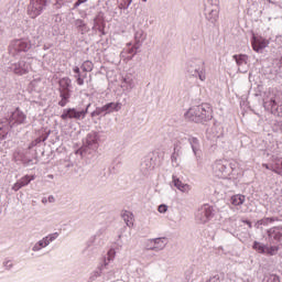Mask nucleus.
<instances>
[{"label": "nucleus", "instance_id": "obj_1", "mask_svg": "<svg viewBox=\"0 0 282 282\" xmlns=\"http://www.w3.org/2000/svg\"><path fill=\"white\" fill-rule=\"evenodd\" d=\"M185 118L189 122H196L197 124L210 122L213 120V107H210V104L194 106L185 112Z\"/></svg>", "mask_w": 282, "mask_h": 282}, {"label": "nucleus", "instance_id": "obj_2", "mask_svg": "<svg viewBox=\"0 0 282 282\" xmlns=\"http://www.w3.org/2000/svg\"><path fill=\"white\" fill-rule=\"evenodd\" d=\"M186 72L188 76L199 78V80H206V66L204 61L191 59L186 63Z\"/></svg>", "mask_w": 282, "mask_h": 282}, {"label": "nucleus", "instance_id": "obj_3", "mask_svg": "<svg viewBox=\"0 0 282 282\" xmlns=\"http://www.w3.org/2000/svg\"><path fill=\"white\" fill-rule=\"evenodd\" d=\"M91 104L86 105V107L66 108L63 110L61 118L63 120H85L87 113H89V108Z\"/></svg>", "mask_w": 282, "mask_h": 282}, {"label": "nucleus", "instance_id": "obj_4", "mask_svg": "<svg viewBox=\"0 0 282 282\" xmlns=\"http://www.w3.org/2000/svg\"><path fill=\"white\" fill-rule=\"evenodd\" d=\"M59 88V97L62 98L58 101L59 107H66L69 102V98H72V79L69 77H64L58 82Z\"/></svg>", "mask_w": 282, "mask_h": 282}, {"label": "nucleus", "instance_id": "obj_5", "mask_svg": "<svg viewBox=\"0 0 282 282\" xmlns=\"http://www.w3.org/2000/svg\"><path fill=\"white\" fill-rule=\"evenodd\" d=\"M213 171L216 177H230L235 171V163H229L227 160H218L214 163Z\"/></svg>", "mask_w": 282, "mask_h": 282}, {"label": "nucleus", "instance_id": "obj_6", "mask_svg": "<svg viewBox=\"0 0 282 282\" xmlns=\"http://www.w3.org/2000/svg\"><path fill=\"white\" fill-rule=\"evenodd\" d=\"M31 48L32 43L30 42V40H13L9 44V54L10 56H13V58H15V56H19V54H21V52H30Z\"/></svg>", "mask_w": 282, "mask_h": 282}, {"label": "nucleus", "instance_id": "obj_7", "mask_svg": "<svg viewBox=\"0 0 282 282\" xmlns=\"http://www.w3.org/2000/svg\"><path fill=\"white\" fill-rule=\"evenodd\" d=\"M98 132H89L86 137V144L79 148L76 153L77 155H86V153H91L90 151H96L98 149Z\"/></svg>", "mask_w": 282, "mask_h": 282}, {"label": "nucleus", "instance_id": "obj_8", "mask_svg": "<svg viewBox=\"0 0 282 282\" xmlns=\"http://www.w3.org/2000/svg\"><path fill=\"white\" fill-rule=\"evenodd\" d=\"M52 0H30V4L28 7V14L31 19H36L40 14H43V10L50 6Z\"/></svg>", "mask_w": 282, "mask_h": 282}, {"label": "nucleus", "instance_id": "obj_9", "mask_svg": "<svg viewBox=\"0 0 282 282\" xmlns=\"http://www.w3.org/2000/svg\"><path fill=\"white\" fill-rule=\"evenodd\" d=\"M205 17L209 23H217V19H219V0H206Z\"/></svg>", "mask_w": 282, "mask_h": 282}, {"label": "nucleus", "instance_id": "obj_10", "mask_svg": "<svg viewBox=\"0 0 282 282\" xmlns=\"http://www.w3.org/2000/svg\"><path fill=\"white\" fill-rule=\"evenodd\" d=\"M213 217H215V209L209 205H204L196 212V221L199 224H206L210 221Z\"/></svg>", "mask_w": 282, "mask_h": 282}, {"label": "nucleus", "instance_id": "obj_11", "mask_svg": "<svg viewBox=\"0 0 282 282\" xmlns=\"http://www.w3.org/2000/svg\"><path fill=\"white\" fill-rule=\"evenodd\" d=\"M13 158L17 162H21L24 166H32L36 164V159L30 158V151L28 150H19L13 154Z\"/></svg>", "mask_w": 282, "mask_h": 282}, {"label": "nucleus", "instance_id": "obj_12", "mask_svg": "<svg viewBox=\"0 0 282 282\" xmlns=\"http://www.w3.org/2000/svg\"><path fill=\"white\" fill-rule=\"evenodd\" d=\"M26 118L28 117L25 116V113H23L21 109L17 108L13 112H11L10 117L6 119L11 126L10 129H13L15 124H24Z\"/></svg>", "mask_w": 282, "mask_h": 282}, {"label": "nucleus", "instance_id": "obj_13", "mask_svg": "<svg viewBox=\"0 0 282 282\" xmlns=\"http://www.w3.org/2000/svg\"><path fill=\"white\" fill-rule=\"evenodd\" d=\"M30 63L25 61H20L18 63L11 64L9 69L13 72L17 76H24V74L30 73Z\"/></svg>", "mask_w": 282, "mask_h": 282}, {"label": "nucleus", "instance_id": "obj_14", "mask_svg": "<svg viewBox=\"0 0 282 282\" xmlns=\"http://www.w3.org/2000/svg\"><path fill=\"white\" fill-rule=\"evenodd\" d=\"M187 142L192 147V151L196 158V162L202 160V145L199 144V139L195 137H188Z\"/></svg>", "mask_w": 282, "mask_h": 282}, {"label": "nucleus", "instance_id": "obj_15", "mask_svg": "<svg viewBox=\"0 0 282 282\" xmlns=\"http://www.w3.org/2000/svg\"><path fill=\"white\" fill-rule=\"evenodd\" d=\"M93 21H94L93 30H98V32H100L101 34H105V28L107 25L105 23V13L102 11L98 12Z\"/></svg>", "mask_w": 282, "mask_h": 282}, {"label": "nucleus", "instance_id": "obj_16", "mask_svg": "<svg viewBox=\"0 0 282 282\" xmlns=\"http://www.w3.org/2000/svg\"><path fill=\"white\" fill-rule=\"evenodd\" d=\"M153 169H155V160H153V158H145L141 162L140 171L142 175H151V171H153Z\"/></svg>", "mask_w": 282, "mask_h": 282}, {"label": "nucleus", "instance_id": "obj_17", "mask_svg": "<svg viewBox=\"0 0 282 282\" xmlns=\"http://www.w3.org/2000/svg\"><path fill=\"white\" fill-rule=\"evenodd\" d=\"M268 237L270 243H281L282 227H272L268 230Z\"/></svg>", "mask_w": 282, "mask_h": 282}, {"label": "nucleus", "instance_id": "obj_18", "mask_svg": "<svg viewBox=\"0 0 282 282\" xmlns=\"http://www.w3.org/2000/svg\"><path fill=\"white\" fill-rule=\"evenodd\" d=\"M234 59L236 61L238 65V72L240 74H246L248 72L247 68H243L248 65V56L247 55H234Z\"/></svg>", "mask_w": 282, "mask_h": 282}, {"label": "nucleus", "instance_id": "obj_19", "mask_svg": "<svg viewBox=\"0 0 282 282\" xmlns=\"http://www.w3.org/2000/svg\"><path fill=\"white\" fill-rule=\"evenodd\" d=\"M154 246L150 247L149 250L154 252H160V250H164L166 248V238H154L150 240Z\"/></svg>", "mask_w": 282, "mask_h": 282}, {"label": "nucleus", "instance_id": "obj_20", "mask_svg": "<svg viewBox=\"0 0 282 282\" xmlns=\"http://www.w3.org/2000/svg\"><path fill=\"white\" fill-rule=\"evenodd\" d=\"M0 140H6V138H8V133H10L11 130L10 122L8 121V119H2L0 120Z\"/></svg>", "mask_w": 282, "mask_h": 282}, {"label": "nucleus", "instance_id": "obj_21", "mask_svg": "<svg viewBox=\"0 0 282 282\" xmlns=\"http://www.w3.org/2000/svg\"><path fill=\"white\" fill-rule=\"evenodd\" d=\"M172 180L175 188L182 193H188V191H191V186L188 184H184L177 176L173 175Z\"/></svg>", "mask_w": 282, "mask_h": 282}, {"label": "nucleus", "instance_id": "obj_22", "mask_svg": "<svg viewBox=\"0 0 282 282\" xmlns=\"http://www.w3.org/2000/svg\"><path fill=\"white\" fill-rule=\"evenodd\" d=\"M121 87L126 89V91H131L135 87V80H133V77L126 76L121 83Z\"/></svg>", "mask_w": 282, "mask_h": 282}, {"label": "nucleus", "instance_id": "obj_23", "mask_svg": "<svg viewBox=\"0 0 282 282\" xmlns=\"http://www.w3.org/2000/svg\"><path fill=\"white\" fill-rule=\"evenodd\" d=\"M252 47L254 52H261V50H264L265 47V40H259L257 37H253L252 42Z\"/></svg>", "mask_w": 282, "mask_h": 282}, {"label": "nucleus", "instance_id": "obj_24", "mask_svg": "<svg viewBox=\"0 0 282 282\" xmlns=\"http://www.w3.org/2000/svg\"><path fill=\"white\" fill-rule=\"evenodd\" d=\"M75 26L77 28L78 32L82 34H87V32H89V26H87V23H85L84 20L77 19L75 21Z\"/></svg>", "mask_w": 282, "mask_h": 282}, {"label": "nucleus", "instance_id": "obj_25", "mask_svg": "<svg viewBox=\"0 0 282 282\" xmlns=\"http://www.w3.org/2000/svg\"><path fill=\"white\" fill-rule=\"evenodd\" d=\"M113 259H116V249H110L107 253V258L104 259V264L101 265V268L104 270H107V265H109V263H111Z\"/></svg>", "mask_w": 282, "mask_h": 282}, {"label": "nucleus", "instance_id": "obj_26", "mask_svg": "<svg viewBox=\"0 0 282 282\" xmlns=\"http://www.w3.org/2000/svg\"><path fill=\"white\" fill-rule=\"evenodd\" d=\"M102 107H104V111H106V113H113V111L120 110V104H117V102H108V104L104 105Z\"/></svg>", "mask_w": 282, "mask_h": 282}, {"label": "nucleus", "instance_id": "obj_27", "mask_svg": "<svg viewBox=\"0 0 282 282\" xmlns=\"http://www.w3.org/2000/svg\"><path fill=\"white\" fill-rule=\"evenodd\" d=\"M230 202L232 206H241L243 202H246V196L241 194H237L231 196Z\"/></svg>", "mask_w": 282, "mask_h": 282}, {"label": "nucleus", "instance_id": "obj_28", "mask_svg": "<svg viewBox=\"0 0 282 282\" xmlns=\"http://www.w3.org/2000/svg\"><path fill=\"white\" fill-rule=\"evenodd\" d=\"M134 40L137 45H140V43H144V41H147V34L143 30H139L134 33Z\"/></svg>", "mask_w": 282, "mask_h": 282}, {"label": "nucleus", "instance_id": "obj_29", "mask_svg": "<svg viewBox=\"0 0 282 282\" xmlns=\"http://www.w3.org/2000/svg\"><path fill=\"white\" fill-rule=\"evenodd\" d=\"M276 220H278V218H275V217L262 218L256 223V228H259V226H268L269 224H272Z\"/></svg>", "mask_w": 282, "mask_h": 282}, {"label": "nucleus", "instance_id": "obj_30", "mask_svg": "<svg viewBox=\"0 0 282 282\" xmlns=\"http://www.w3.org/2000/svg\"><path fill=\"white\" fill-rule=\"evenodd\" d=\"M252 248H253V250L259 252V254H265V250H267L268 246H265L259 241H254L252 245Z\"/></svg>", "mask_w": 282, "mask_h": 282}, {"label": "nucleus", "instance_id": "obj_31", "mask_svg": "<svg viewBox=\"0 0 282 282\" xmlns=\"http://www.w3.org/2000/svg\"><path fill=\"white\" fill-rule=\"evenodd\" d=\"M48 242L45 241V238L39 240L32 248L33 252H39V250H43V248H47Z\"/></svg>", "mask_w": 282, "mask_h": 282}, {"label": "nucleus", "instance_id": "obj_32", "mask_svg": "<svg viewBox=\"0 0 282 282\" xmlns=\"http://www.w3.org/2000/svg\"><path fill=\"white\" fill-rule=\"evenodd\" d=\"M279 246H267V249H265V253L264 254H268L269 257H274L279 253Z\"/></svg>", "mask_w": 282, "mask_h": 282}, {"label": "nucleus", "instance_id": "obj_33", "mask_svg": "<svg viewBox=\"0 0 282 282\" xmlns=\"http://www.w3.org/2000/svg\"><path fill=\"white\" fill-rule=\"evenodd\" d=\"M138 48L139 46L138 45H134V46H131V47H128L126 50L127 54H130V56H128V61H132L133 57L135 56V54H138Z\"/></svg>", "mask_w": 282, "mask_h": 282}, {"label": "nucleus", "instance_id": "obj_34", "mask_svg": "<svg viewBox=\"0 0 282 282\" xmlns=\"http://www.w3.org/2000/svg\"><path fill=\"white\" fill-rule=\"evenodd\" d=\"M91 118H96L98 116H107L104 107H97L91 113Z\"/></svg>", "mask_w": 282, "mask_h": 282}, {"label": "nucleus", "instance_id": "obj_35", "mask_svg": "<svg viewBox=\"0 0 282 282\" xmlns=\"http://www.w3.org/2000/svg\"><path fill=\"white\" fill-rule=\"evenodd\" d=\"M80 67L85 73L91 72L94 69V63H91V61H86L82 64Z\"/></svg>", "mask_w": 282, "mask_h": 282}, {"label": "nucleus", "instance_id": "obj_36", "mask_svg": "<svg viewBox=\"0 0 282 282\" xmlns=\"http://www.w3.org/2000/svg\"><path fill=\"white\" fill-rule=\"evenodd\" d=\"M122 219L124 220V223L127 224V226H131V219L133 217V214H131V212H124L122 215H121Z\"/></svg>", "mask_w": 282, "mask_h": 282}, {"label": "nucleus", "instance_id": "obj_37", "mask_svg": "<svg viewBox=\"0 0 282 282\" xmlns=\"http://www.w3.org/2000/svg\"><path fill=\"white\" fill-rule=\"evenodd\" d=\"M34 180V177L30 178V176H23L21 180H19V183L22 184V186H28Z\"/></svg>", "mask_w": 282, "mask_h": 282}, {"label": "nucleus", "instance_id": "obj_38", "mask_svg": "<svg viewBox=\"0 0 282 282\" xmlns=\"http://www.w3.org/2000/svg\"><path fill=\"white\" fill-rule=\"evenodd\" d=\"M56 237H58V232H55V234L44 237V240L46 242H48V246H50V243H52V241H55Z\"/></svg>", "mask_w": 282, "mask_h": 282}, {"label": "nucleus", "instance_id": "obj_39", "mask_svg": "<svg viewBox=\"0 0 282 282\" xmlns=\"http://www.w3.org/2000/svg\"><path fill=\"white\" fill-rule=\"evenodd\" d=\"M45 140H47V135L39 137L31 144L32 147H36V144H41V142H45Z\"/></svg>", "mask_w": 282, "mask_h": 282}, {"label": "nucleus", "instance_id": "obj_40", "mask_svg": "<svg viewBox=\"0 0 282 282\" xmlns=\"http://www.w3.org/2000/svg\"><path fill=\"white\" fill-rule=\"evenodd\" d=\"M75 78H76L77 85H79V86L85 85V80H83V74L77 73V74L75 75Z\"/></svg>", "mask_w": 282, "mask_h": 282}, {"label": "nucleus", "instance_id": "obj_41", "mask_svg": "<svg viewBox=\"0 0 282 282\" xmlns=\"http://www.w3.org/2000/svg\"><path fill=\"white\" fill-rule=\"evenodd\" d=\"M3 267L6 268V270H12V268H14V264L12 263V260H6L3 262Z\"/></svg>", "mask_w": 282, "mask_h": 282}, {"label": "nucleus", "instance_id": "obj_42", "mask_svg": "<svg viewBox=\"0 0 282 282\" xmlns=\"http://www.w3.org/2000/svg\"><path fill=\"white\" fill-rule=\"evenodd\" d=\"M268 282H281V276L276 274H271L268 279Z\"/></svg>", "mask_w": 282, "mask_h": 282}, {"label": "nucleus", "instance_id": "obj_43", "mask_svg": "<svg viewBox=\"0 0 282 282\" xmlns=\"http://www.w3.org/2000/svg\"><path fill=\"white\" fill-rule=\"evenodd\" d=\"M264 105H268L271 109H276V100L270 99L269 101L264 102Z\"/></svg>", "mask_w": 282, "mask_h": 282}, {"label": "nucleus", "instance_id": "obj_44", "mask_svg": "<svg viewBox=\"0 0 282 282\" xmlns=\"http://www.w3.org/2000/svg\"><path fill=\"white\" fill-rule=\"evenodd\" d=\"M180 154H177L176 152H174L172 155H171V161H172V164H174L175 166H178L177 164V158H178Z\"/></svg>", "mask_w": 282, "mask_h": 282}, {"label": "nucleus", "instance_id": "obj_45", "mask_svg": "<svg viewBox=\"0 0 282 282\" xmlns=\"http://www.w3.org/2000/svg\"><path fill=\"white\" fill-rule=\"evenodd\" d=\"M158 210H159V213L164 214V213H166V210H169V206L162 204L159 206Z\"/></svg>", "mask_w": 282, "mask_h": 282}, {"label": "nucleus", "instance_id": "obj_46", "mask_svg": "<svg viewBox=\"0 0 282 282\" xmlns=\"http://www.w3.org/2000/svg\"><path fill=\"white\" fill-rule=\"evenodd\" d=\"M21 188H23L22 184L18 181L13 186H12V191H21Z\"/></svg>", "mask_w": 282, "mask_h": 282}, {"label": "nucleus", "instance_id": "obj_47", "mask_svg": "<svg viewBox=\"0 0 282 282\" xmlns=\"http://www.w3.org/2000/svg\"><path fill=\"white\" fill-rule=\"evenodd\" d=\"M83 3H87V0H77L75 3H74V7L73 8H79L80 6H83Z\"/></svg>", "mask_w": 282, "mask_h": 282}, {"label": "nucleus", "instance_id": "obj_48", "mask_svg": "<svg viewBox=\"0 0 282 282\" xmlns=\"http://www.w3.org/2000/svg\"><path fill=\"white\" fill-rule=\"evenodd\" d=\"M234 224H235V219H232V218H228L225 220V226H231V228H232Z\"/></svg>", "mask_w": 282, "mask_h": 282}, {"label": "nucleus", "instance_id": "obj_49", "mask_svg": "<svg viewBox=\"0 0 282 282\" xmlns=\"http://www.w3.org/2000/svg\"><path fill=\"white\" fill-rule=\"evenodd\" d=\"M47 200L50 202V204H54V202H56V198L53 195H50Z\"/></svg>", "mask_w": 282, "mask_h": 282}, {"label": "nucleus", "instance_id": "obj_50", "mask_svg": "<svg viewBox=\"0 0 282 282\" xmlns=\"http://www.w3.org/2000/svg\"><path fill=\"white\" fill-rule=\"evenodd\" d=\"M73 72H74V74H79L80 73V68L78 66H75L73 68Z\"/></svg>", "mask_w": 282, "mask_h": 282}, {"label": "nucleus", "instance_id": "obj_51", "mask_svg": "<svg viewBox=\"0 0 282 282\" xmlns=\"http://www.w3.org/2000/svg\"><path fill=\"white\" fill-rule=\"evenodd\" d=\"M58 3H72V0H57Z\"/></svg>", "mask_w": 282, "mask_h": 282}, {"label": "nucleus", "instance_id": "obj_52", "mask_svg": "<svg viewBox=\"0 0 282 282\" xmlns=\"http://www.w3.org/2000/svg\"><path fill=\"white\" fill-rule=\"evenodd\" d=\"M245 224H247V226H249V228H252V223L250 220H245Z\"/></svg>", "mask_w": 282, "mask_h": 282}, {"label": "nucleus", "instance_id": "obj_53", "mask_svg": "<svg viewBox=\"0 0 282 282\" xmlns=\"http://www.w3.org/2000/svg\"><path fill=\"white\" fill-rule=\"evenodd\" d=\"M47 202H48L47 198H45V197L42 198V204H47Z\"/></svg>", "mask_w": 282, "mask_h": 282}, {"label": "nucleus", "instance_id": "obj_54", "mask_svg": "<svg viewBox=\"0 0 282 282\" xmlns=\"http://www.w3.org/2000/svg\"><path fill=\"white\" fill-rule=\"evenodd\" d=\"M273 173H276L278 175H281V171H279V170H273Z\"/></svg>", "mask_w": 282, "mask_h": 282}, {"label": "nucleus", "instance_id": "obj_55", "mask_svg": "<svg viewBox=\"0 0 282 282\" xmlns=\"http://www.w3.org/2000/svg\"><path fill=\"white\" fill-rule=\"evenodd\" d=\"M83 80H85V78H87V73H85L84 75H82Z\"/></svg>", "mask_w": 282, "mask_h": 282}, {"label": "nucleus", "instance_id": "obj_56", "mask_svg": "<svg viewBox=\"0 0 282 282\" xmlns=\"http://www.w3.org/2000/svg\"><path fill=\"white\" fill-rule=\"evenodd\" d=\"M129 6H131V0L128 1L126 9L129 8Z\"/></svg>", "mask_w": 282, "mask_h": 282}, {"label": "nucleus", "instance_id": "obj_57", "mask_svg": "<svg viewBox=\"0 0 282 282\" xmlns=\"http://www.w3.org/2000/svg\"><path fill=\"white\" fill-rule=\"evenodd\" d=\"M50 180H54V175L50 174L48 175Z\"/></svg>", "mask_w": 282, "mask_h": 282}, {"label": "nucleus", "instance_id": "obj_58", "mask_svg": "<svg viewBox=\"0 0 282 282\" xmlns=\"http://www.w3.org/2000/svg\"><path fill=\"white\" fill-rule=\"evenodd\" d=\"M1 34H3V31L0 29V36H1Z\"/></svg>", "mask_w": 282, "mask_h": 282}, {"label": "nucleus", "instance_id": "obj_59", "mask_svg": "<svg viewBox=\"0 0 282 282\" xmlns=\"http://www.w3.org/2000/svg\"><path fill=\"white\" fill-rule=\"evenodd\" d=\"M265 169H270L268 165H265Z\"/></svg>", "mask_w": 282, "mask_h": 282}, {"label": "nucleus", "instance_id": "obj_60", "mask_svg": "<svg viewBox=\"0 0 282 282\" xmlns=\"http://www.w3.org/2000/svg\"><path fill=\"white\" fill-rule=\"evenodd\" d=\"M142 1L147 2V0H142Z\"/></svg>", "mask_w": 282, "mask_h": 282}]
</instances>
